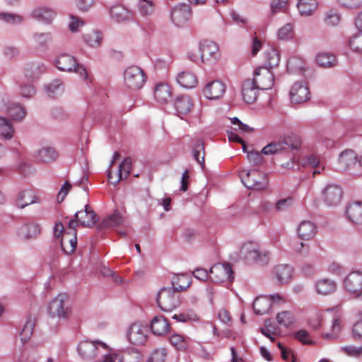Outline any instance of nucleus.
<instances>
[{
  "mask_svg": "<svg viewBox=\"0 0 362 362\" xmlns=\"http://www.w3.org/2000/svg\"><path fill=\"white\" fill-rule=\"evenodd\" d=\"M317 63L322 67H332L337 64L336 57L327 52H322L316 57Z\"/></svg>",
  "mask_w": 362,
  "mask_h": 362,
  "instance_id": "obj_44",
  "label": "nucleus"
},
{
  "mask_svg": "<svg viewBox=\"0 0 362 362\" xmlns=\"http://www.w3.org/2000/svg\"><path fill=\"white\" fill-rule=\"evenodd\" d=\"M58 156L57 152L51 147L43 148L37 151L36 158L44 163H49L56 160Z\"/></svg>",
  "mask_w": 362,
  "mask_h": 362,
  "instance_id": "obj_38",
  "label": "nucleus"
},
{
  "mask_svg": "<svg viewBox=\"0 0 362 362\" xmlns=\"http://www.w3.org/2000/svg\"><path fill=\"white\" fill-rule=\"evenodd\" d=\"M45 70V66L37 62L27 64L24 68V76L28 81L36 80Z\"/></svg>",
  "mask_w": 362,
  "mask_h": 362,
  "instance_id": "obj_24",
  "label": "nucleus"
},
{
  "mask_svg": "<svg viewBox=\"0 0 362 362\" xmlns=\"http://www.w3.org/2000/svg\"><path fill=\"white\" fill-rule=\"evenodd\" d=\"M265 64L270 69L277 66L280 61V55L276 49L269 47L264 52Z\"/></svg>",
  "mask_w": 362,
  "mask_h": 362,
  "instance_id": "obj_39",
  "label": "nucleus"
},
{
  "mask_svg": "<svg viewBox=\"0 0 362 362\" xmlns=\"http://www.w3.org/2000/svg\"><path fill=\"white\" fill-rule=\"evenodd\" d=\"M353 337L356 340H362V320L356 322L352 328Z\"/></svg>",
  "mask_w": 362,
  "mask_h": 362,
  "instance_id": "obj_56",
  "label": "nucleus"
},
{
  "mask_svg": "<svg viewBox=\"0 0 362 362\" xmlns=\"http://www.w3.org/2000/svg\"><path fill=\"white\" fill-rule=\"evenodd\" d=\"M204 155V142L202 139H199L193 148V156L203 170L205 168Z\"/></svg>",
  "mask_w": 362,
  "mask_h": 362,
  "instance_id": "obj_42",
  "label": "nucleus"
},
{
  "mask_svg": "<svg viewBox=\"0 0 362 362\" xmlns=\"http://www.w3.org/2000/svg\"><path fill=\"white\" fill-rule=\"evenodd\" d=\"M309 334L305 329H301L295 334V337L304 344H313L314 342L308 339Z\"/></svg>",
  "mask_w": 362,
  "mask_h": 362,
  "instance_id": "obj_55",
  "label": "nucleus"
},
{
  "mask_svg": "<svg viewBox=\"0 0 362 362\" xmlns=\"http://www.w3.org/2000/svg\"><path fill=\"white\" fill-rule=\"evenodd\" d=\"M148 328L139 323H134L129 330L128 338L134 345L144 344L147 338Z\"/></svg>",
  "mask_w": 362,
  "mask_h": 362,
  "instance_id": "obj_11",
  "label": "nucleus"
},
{
  "mask_svg": "<svg viewBox=\"0 0 362 362\" xmlns=\"http://www.w3.org/2000/svg\"><path fill=\"white\" fill-rule=\"evenodd\" d=\"M177 82L184 88H192L197 83L196 76L189 71L181 72L177 78Z\"/></svg>",
  "mask_w": 362,
  "mask_h": 362,
  "instance_id": "obj_37",
  "label": "nucleus"
},
{
  "mask_svg": "<svg viewBox=\"0 0 362 362\" xmlns=\"http://www.w3.org/2000/svg\"><path fill=\"white\" fill-rule=\"evenodd\" d=\"M241 179L244 185L248 189H263L267 186V175L256 169L241 171Z\"/></svg>",
  "mask_w": 362,
  "mask_h": 362,
  "instance_id": "obj_3",
  "label": "nucleus"
},
{
  "mask_svg": "<svg viewBox=\"0 0 362 362\" xmlns=\"http://www.w3.org/2000/svg\"><path fill=\"white\" fill-rule=\"evenodd\" d=\"M0 19L8 23L18 24L22 22L23 17L16 13L1 12Z\"/></svg>",
  "mask_w": 362,
  "mask_h": 362,
  "instance_id": "obj_49",
  "label": "nucleus"
},
{
  "mask_svg": "<svg viewBox=\"0 0 362 362\" xmlns=\"http://www.w3.org/2000/svg\"><path fill=\"white\" fill-rule=\"evenodd\" d=\"M209 278L216 284H221L226 281L232 282L234 276L231 264L228 262H225L222 264L214 265L210 269Z\"/></svg>",
  "mask_w": 362,
  "mask_h": 362,
  "instance_id": "obj_7",
  "label": "nucleus"
},
{
  "mask_svg": "<svg viewBox=\"0 0 362 362\" xmlns=\"http://www.w3.org/2000/svg\"><path fill=\"white\" fill-rule=\"evenodd\" d=\"M254 75L255 78L251 80L259 89L267 90L272 87L274 78L269 69L259 66L255 69Z\"/></svg>",
  "mask_w": 362,
  "mask_h": 362,
  "instance_id": "obj_10",
  "label": "nucleus"
},
{
  "mask_svg": "<svg viewBox=\"0 0 362 362\" xmlns=\"http://www.w3.org/2000/svg\"><path fill=\"white\" fill-rule=\"evenodd\" d=\"M316 291L322 295H329L334 293L337 289V284L334 281L325 278L316 282Z\"/></svg>",
  "mask_w": 362,
  "mask_h": 362,
  "instance_id": "obj_30",
  "label": "nucleus"
},
{
  "mask_svg": "<svg viewBox=\"0 0 362 362\" xmlns=\"http://www.w3.org/2000/svg\"><path fill=\"white\" fill-rule=\"evenodd\" d=\"M258 87L250 78L245 80L243 84L242 94L247 103H252L257 97Z\"/></svg>",
  "mask_w": 362,
  "mask_h": 362,
  "instance_id": "obj_20",
  "label": "nucleus"
},
{
  "mask_svg": "<svg viewBox=\"0 0 362 362\" xmlns=\"http://www.w3.org/2000/svg\"><path fill=\"white\" fill-rule=\"evenodd\" d=\"M76 59L69 54H61L56 61L57 67L63 71H71L76 69Z\"/></svg>",
  "mask_w": 362,
  "mask_h": 362,
  "instance_id": "obj_29",
  "label": "nucleus"
},
{
  "mask_svg": "<svg viewBox=\"0 0 362 362\" xmlns=\"http://www.w3.org/2000/svg\"><path fill=\"white\" fill-rule=\"evenodd\" d=\"M47 40L45 34L35 35L34 43L36 48L46 47Z\"/></svg>",
  "mask_w": 362,
  "mask_h": 362,
  "instance_id": "obj_61",
  "label": "nucleus"
},
{
  "mask_svg": "<svg viewBox=\"0 0 362 362\" xmlns=\"http://www.w3.org/2000/svg\"><path fill=\"white\" fill-rule=\"evenodd\" d=\"M35 318L28 317L25 324L20 332L21 341L23 344L26 343L31 337L35 326Z\"/></svg>",
  "mask_w": 362,
  "mask_h": 362,
  "instance_id": "obj_40",
  "label": "nucleus"
},
{
  "mask_svg": "<svg viewBox=\"0 0 362 362\" xmlns=\"http://www.w3.org/2000/svg\"><path fill=\"white\" fill-rule=\"evenodd\" d=\"M346 215L354 224H362V202L350 204L346 208Z\"/></svg>",
  "mask_w": 362,
  "mask_h": 362,
  "instance_id": "obj_26",
  "label": "nucleus"
},
{
  "mask_svg": "<svg viewBox=\"0 0 362 362\" xmlns=\"http://www.w3.org/2000/svg\"><path fill=\"white\" fill-rule=\"evenodd\" d=\"M342 6L354 9L362 6V0H338Z\"/></svg>",
  "mask_w": 362,
  "mask_h": 362,
  "instance_id": "obj_57",
  "label": "nucleus"
},
{
  "mask_svg": "<svg viewBox=\"0 0 362 362\" xmlns=\"http://www.w3.org/2000/svg\"><path fill=\"white\" fill-rule=\"evenodd\" d=\"M317 3L315 0H299L298 8L301 15L310 16L317 8Z\"/></svg>",
  "mask_w": 362,
  "mask_h": 362,
  "instance_id": "obj_41",
  "label": "nucleus"
},
{
  "mask_svg": "<svg viewBox=\"0 0 362 362\" xmlns=\"http://www.w3.org/2000/svg\"><path fill=\"white\" fill-rule=\"evenodd\" d=\"M107 349L108 346L99 340L81 341L78 346V352L80 356L84 359H92L98 355L99 348Z\"/></svg>",
  "mask_w": 362,
  "mask_h": 362,
  "instance_id": "obj_8",
  "label": "nucleus"
},
{
  "mask_svg": "<svg viewBox=\"0 0 362 362\" xmlns=\"http://www.w3.org/2000/svg\"><path fill=\"white\" fill-rule=\"evenodd\" d=\"M151 329L155 335L162 336L170 332V325L164 316H156L151 320Z\"/></svg>",
  "mask_w": 362,
  "mask_h": 362,
  "instance_id": "obj_17",
  "label": "nucleus"
},
{
  "mask_svg": "<svg viewBox=\"0 0 362 362\" xmlns=\"http://www.w3.org/2000/svg\"><path fill=\"white\" fill-rule=\"evenodd\" d=\"M317 233L316 226L311 221H302L298 228V234L300 239L310 240Z\"/></svg>",
  "mask_w": 362,
  "mask_h": 362,
  "instance_id": "obj_27",
  "label": "nucleus"
},
{
  "mask_svg": "<svg viewBox=\"0 0 362 362\" xmlns=\"http://www.w3.org/2000/svg\"><path fill=\"white\" fill-rule=\"evenodd\" d=\"M166 350L165 349H156L147 362H165Z\"/></svg>",
  "mask_w": 362,
  "mask_h": 362,
  "instance_id": "obj_52",
  "label": "nucleus"
},
{
  "mask_svg": "<svg viewBox=\"0 0 362 362\" xmlns=\"http://www.w3.org/2000/svg\"><path fill=\"white\" fill-rule=\"evenodd\" d=\"M261 154H263L261 151L259 152L257 151L252 150L247 152V156L248 160L253 163L254 165H259L264 161V158Z\"/></svg>",
  "mask_w": 362,
  "mask_h": 362,
  "instance_id": "obj_53",
  "label": "nucleus"
},
{
  "mask_svg": "<svg viewBox=\"0 0 362 362\" xmlns=\"http://www.w3.org/2000/svg\"><path fill=\"white\" fill-rule=\"evenodd\" d=\"M71 188V185L69 182L66 181L64 185H62L59 192L57 195V201L59 203L62 202L64 197L66 196L68 192L70 191Z\"/></svg>",
  "mask_w": 362,
  "mask_h": 362,
  "instance_id": "obj_58",
  "label": "nucleus"
},
{
  "mask_svg": "<svg viewBox=\"0 0 362 362\" xmlns=\"http://www.w3.org/2000/svg\"><path fill=\"white\" fill-rule=\"evenodd\" d=\"M94 3L95 0H76V4L81 11H87Z\"/></svg>",
  "mask_w": 362,
  "mask_h": 362,
  "instance_id": "obj_59",
  "label": "nucleus"
},
{
  "mask_svg": "<svg viewBox=\"0 0 362 362\" xmlns=\"http://www.w3.org/2000/svg\"><path fill=\"white\" fill-rule=\"evenodd\" d=\"M343 195L341 188L337 185H329L323 191V199L328 206L338 204Z\"/></svg>",
  "mask_w": 362,
  "mask_h": 362,
  "instance_id": "obj_14",
  "label": "nucleus"
},
{
  "mask_svg": "<svg viewBox=\"0 0 362 362\" xmlns=\"http://www.w3.org/2000/svg\"><path fill=\"white\" fill-rule=\"evenodd\" d=\"M15 133L14 128L8 119L0 117V134L6 139H11Z\"/></svg>",
  "mask_w": 362,
  "mask_h": 362,
  "instance_id": "obj_43",
  "label": "nucleus"
},
{
  "mask_svg": "<svg viewBox=\"0 0 362 362\" xmlns=\"http://www.w3.org/2000/svg\"><path fill=\"white\" fill-rule=\"evenodd\" d=\"M198 52L204 62L209 61L212 59H216L218 56V47L216 43L211 41H204L200 44Z\"/></svg>",
  "mask_w": 362,
  "mask_h": 362,
  "instance_id": "obj_16",
  "label": "nucleus"
},
{
  "mask_svg": "<svg viewBox=\"0 0 362 362\" xmlns=\"http://www.w3.org/2000/svg\"><path fill=\"white\" fill-rule=\"evenodd\" d=\"M341 169L348 171L351 175L358 177L360 171L357 170L358 158L356 153L351 149H346L341 153L339 158Z\"/></svg>",
  "mask_w": 362,
  "mask_h": 362,
  "instance_id": "obj_9",
  "label": "nucleus"
},
{
  "mask_svg": "<svg viewBox=\"0 0 362 362\" xmlns=\"http://www.w3.org/2000/svg\"><path fill=\"white\" fill-rule=\"evenodd\" d=\"M172 289L174 291H185L191 284L190 279L185 274H180L175 276L172 281Z\"/></svg>",
  "mask_w": 362,
  "mask_h": 362,
  "instance_id": "obj_34",
  "label": "nucleus"
},
{
  "mask_svg": "<svg viewBox=\"0 0 362 362\" xmlns=\"http://www.w3.org/2000/svg\"><path fill=\"white\" fill-rule=\"evenodd\" d=\"M124 222V218L118 210H115L111 215L107 216L98 226V230L122 226Z\"/></svg>",
  "mask_w": 362,
  "mask_h": 362,
  "instance_id": "obj_21",
  "label": "nucleus"
},
{
  "mask_svg": "<svg viewBox=\"0 0 362 362\" xmlns=\"http://www.w3.org/2000/svg\"><path fill=\"white\" fill-rule=\"evenodd\" d=\"M154 96L160 104H166L172 98L170 86L166 83L158 84L155 88Z\"/></svg>",
  "mask_w": 362,
  "mask_h": 362,
  "instance_id": "obj_28",
  "label": "nucleus"
},
{
  "mask_svg": "<svg viewBox=\"0 0 362 362\" xmlns=\"http://www.w3.org/2000/svg\"><path fill=\"white\" fill-rule=\"evenodd\" d=\"M350 47L356 52L362 53V31L354 35L349 42Z\"/></svg>",
  "mask_w": 362,
  "mask_h": 362,
  "instance_id": "obj_51",
  "label": "nucleus"
},
{
  "mask_svg": "<svg viewBox=\"0 0 362 362\" xmlns=\"http://www.w3.org/2000/svg\"><path fill=\"white\" fill-rule=\"evenodd\" d=\"M225 89V85L221 81H213L206 84L204 94L208 99H218L223 95Z\"/></svg>",
  "mask_w": 362,
  "mask_h": 362,
  "instance_id": "obj_18",
  "label": "nucleus"
},
{
  "mask_svg": "<svg viewBox=\"0 0 362 362\" xmlns=\"http://www.w3.org/2000/svg\"><path fill=\"white\" fill-rule=\"evenodd\" d=\"M288 0H273L271 4V8L273 13L281 11L284 8Z\"/></svg>",
  "mask_w": 362,
  "mask_h": 362,
  "instance_id": "obj_62",
  "label": "nucleus"
},
{
  "mask_svg": "<svg viewBox=\"0 0 362 362\" xmlns=\"http://www.w3.org/2000/svg\"><path fill=\"white\" fill-rule=\"evenodd\" d=\"M98 221L97 214L89 204H86L84 211H81L79 224L83 227L93 228Z\"/></svg>",
  "mask_w": 362,
  "mask_h": 362,
  "instance_id": "obj_19",
  "label": "nucleus"
},
{
  "mask_svg": "<svg viewBox=\"0 0 362 362\" xmlns=\"http://www.w3.org/2000/svg\"><path fill=\"white\" fill-rule=\"evenodd\" d=\"M54 15L55 13L52 9L45 7L35 8L31 13L34 18L47 23H50L53 21Z\"/></svg>",
  "mask_w": 362,
  "mask_h": 362,
  "instance_id": "obj_31",
  "label": "nucleus"
},
{
  "mask_svg": "<svg viewBox=\"0 0 362 362\" xmlns=\"http://www.w3.org/2000/svg\"><path fill=\"white\" fill-rule=\"evenodd\" d=\"M66 299L67 296L65 294L60 293L52 300L47 308L49 315L52 317H57L59 319L69 318L71 310L65 304Z\"/></svg>",
  "mask_w": 362,
  "mask_h": 362,
  "instance_id": "obj_6",
  "label": "nucleus"
},
{
  "mask_svg": "<svg viewBox=\"0 0 362 362\" xmlns=\"http://www.w3.org/2000/svg\"><path fill=\"white\" fill-rule=\"evenodd\" d=\"M346 289L354 296L362 289V273L354 272L350 273L344 280Z\"/></svg>",
  "mask_w": 362,
  "mask_h": 362,
  "instance_id": "obj_15",
  "label": "nucleus"
},
{
  "mask_svg": "<svg viewBox=\"0 0 362 362\" xmlns=\"http://www.w3.org/2000/svg\"><path fill=\"white\" fill-rule=\"evenodd\" d=\"M146 78L144 71L137 66H129L124 73V84L129 89L134 90L141 89Z\"/></svg>",
  "mask_w": 362,
  "mask_h": 362,
  "instance_id": "obj_4",
  "label": "nucleus"
},
{
  "mask_svg": "<svg viewBox=\"0 0 362 362\" xmlns=\"http://www.w3.org/2000/svg\"><path fill=\"white\" fill-rule=\"evenodd\" d=\"M139 8L141 15L146 16L153 11V5L151 1L141 0L139 3Z\"/></svg>",
  "mask_w": 362,
  "mask_h": 362,
  "instance_id": "obj_50",
  "label": "nucleus"
},
{
  "mask_svg": "<svg viewBox=\"0 0 362 362\" xmlns=\"http://www.w3.org/2000/svg\"><path fill=\"white\" fill-rule=\"evenodd\" d=\"M71 21L69 25V28L71 32H77L78 28L83 25V22L74 16H71Z\"/></svg>",
  "mask_w": 362,
  "mask_h": 362,
  "instance_id": "obj_63",
  "label": "nucleus"
},
{
  "mask_svg": "<svg viewBox=\"0 0 362 362\" xmlns=\"http://www.w3.org/2000/svg\"><path fill=\"white\" fill-rule=\"evenodd\" d=\"M310 91L307 85L303 82L296 83L290 91V97L292 103H302L310 99Z\"/></svg>",
  "mask_w": 362,
  "mask_h": 362,
  "instance_id": "obj_12",
  "label": "nucleus"
},
{
  "mask_svg": "<svg viewBox=\"0 0 362 362\" xmlns=\"http://www.w3.org/2000/svg\"><path fill=\"white\" fill-rule=\"evenodd\" d=\"M278 37L281 40H287L293 37V28L291 25L286 24L278 31Z\"/></svg>",
  "mask_w": 362,
  "mask_h": 362,
  "instance_id": "obj_54",
  "label": "nucleus"
},
{
  "mask_svg": "<svg viewBox=\"0 0 362 362\" xmlns=\"http://www.w3.org/2000/svg\"><path fill=\"white\" fill-rule=\"evenodd\" d=\"M110 12L111 17L117 22H124L132 18V13L121 6H113Z\"/></svg>",
  "mask_w": 362,
  "mask_h": 362,
  "instance_id": "obj_35",
  "label": "nucleus"
},
{
  "mask_svg": "<svg viewBox=\"0 0 362 362\" xmlns=\"http://www.w3.org/2000/svg\"><path fill=\"white\" fill-rule=\"evenodd\" d=\"M84 40L91 47H98L103 39L101 33L97 30H91L83 35Z\"/></svg>",
  "mask_w": 362,
  "mask_h": 362,
  "instance_id": "obj_46",
  "label": "nucleus"
},
{
  "mask_svg": "<svg viewBox=\"0 0 362 362\" xmlns=\"http://www.w3.org/2000/svg\"><path fill=\"white\" fill-rule=\"evenodd\" d=\"M343 351L351 356H358L362 354V346L356 348L354 346H344L342 348Z\"/></svg>",
  "mask_w": 362,
  "mask_h": 362,
  "instance_id": "obj_64",
  "label": "nucleus"
},
{
  "mask_svg": "<svg viewBox=\"0 0 362 362\" xmlns=\"http://www.w3.org/2000/svg\"><path fill=\"white\" fill-rule=\"evenodd\" d=\"M240 254L247 262L252 263L265 264L268 263L269 259L267 252L262 251L259 246L253 242L244 243L240 249Z\"/></svg>",
  "mask_w": 362,
  "mask_h": 362,
  "instance_id": "obj_2",
  "label": "nucleus"
},
{
  "mask_svg": "<svg viewBox=\"0 0 362 362\" xmlns=\"http://www.w3.org/2000/svg\"><path fill=\"white\" fill-rule=\"evenodd\" d=\"M273 305V302L268 296H259L253 302L252 307L257 315H264L269 313Z\"/></svg>",
  "mask_w": 362,
  "mask_h": 362,
  "instance_id": "obj_23",
  "label": "nucleus"
},
{
  "mask_svg": "<svg viewBox=\"0 0 362 362\" xmlns=\"http://www.w3.org/2000/svg\"><path fill=\"white\" fill-rule=\"evenodd\" d=\"M175 107L177 115L182 118L183 115L189 113L193 107L192 99L187 95H180L175 100Z\"/></svg>",
  "mask_w": 362,
  "mask_h": 362,
  "instance_id": "obj_22",
  "label": "nucleus"
},
{
  "mask_svg": "<svg viewBox=\"0 0 362 362\" xmlns=\"http://www.w3.org/2000/svg\"><path fill=\"white\" fill-rule=\"evenodd\" d=\"M40 231L41 228L38 223H28L21 228L20 234L26 240H30L37 238Z\"/></svg>",
  "mask_w": 362,
  "mask_h": 362,
  "instance_id": "obj_36",
  "label": "nucleus"
},
{
  "mask_svg": "<svg viewBox=\"0 0 362 362\" xmlns=\"http://www.w3.org/2000/svg\"><path fill=\"white\" fill-rule=\"evenodd\" d=\"M301 139L296 134L284 137L279 141L271 142L261 152L264 155H276V159L283 168L289 169L294 165V151L300 148Z\"/></svg>",
  "mask_w": 362,
  "mask_h": 362,
  "instance_id": "obj_1",
  "label": "nucleus"
},
{
  "mask_svg": "<svg viewBox=\"0 0 362 362\" xmlns=\"http://www.w3.org/2000/svg\"><path fill=\"white\" fill-rule=\"evenodd\" d=\"M132 170V158L127 157L119 164L118 174L119 175V179L127 178L131 173Z\"/></svg>",
  "mask_w": 362,
  "mask_h": 362,
  "instance_id": "obj_47",
  "label": "nucleus"
},
{
  "mask_svg": "<svg viewBox=\"0 0 362 362\" xmlns=\"http://www.w3.org/2000/svg\"><path fill=\"white\" fill-rule=\"evenodd\" d=\"M62 249L66 254H72L77 245V234L67 235L64 234L60 241Z\"/></svg>",
  "mask_w": 362,
  "mask_h": 362,
  "instance_id": "obj_33",
  "label": "nucleus"
},
{
  "mask_svg": "<svg viewBox=\"0 0 362 362\" xmlns=\"http://www.w3.org/2000/svg\"><path fill=\"white\" fill-rule=\"evenodd\" d=\"M191 16L190 6L186 4H180L174 7L171 12L173 22L177 26L183 25Z\"/></svg>",
  "mask_w": 362,
  "mask_h": 362,
  "instance_id": "obj_13",
  "label": "nucleus"
},
{
  "mask_svg": "<svg viewBox=\"0 0 362 362\" xmlns=\"http://www.w3.org/2000/svg\"><path fill=\"white\" fill-rule=\"evenodd\" d=\"M35 90L32 85L29 84L21 86V94L23 97L31 98L35 95Z\"/></svg>",
  "mask_w": 362,
  "mask_h": 362,
  "instance_id": "obj_60",
  "label": "nucleus"
},
{
  "mask_svg": "<svg viewBox=\"0 0 362 362\" xmlns=\"http://www.w3.org/2000/svg\"><path fill=\"white\" fill-rule=\"evenodd\" d=\"M7 111L9 117H11L12 119L16 121L22 120L26 115V112L24 107L16 104L11 105L8 107Z\"/></svg>",
  "mask_w": 362,
  "mask_h": 362,
  "instance_id": "obj_45",
  "label": "nucleus"
},
{
  "mask_svg": "<svg viewBox=\"0 0 362 362\" xmlns=\"http://www.w3.org/2000/svg\"><path fill=\"white\" fill-rule=\"evenodd\" d=\"M277 322L282 326L288 327L294 322V317L291 313L288 311H283L276 315Z\"/></svg>",
  "mask_w": 362,
  "mask_h": 362,
  "instance_id": "obj_48",
  "label": "nucleus"
},
{
  "mask_svg": "<svg viewBox=\"0 0 362 362\" xmlns=\"http://www.w3.org/2000/svg\"><path fill=\"white\" fill-rule=\"evenodd\" d=\"M39 197L35 194L32 189H26L21 192L16 199V204L23 209L25 206L39 202Z\"/></svg>",
  "mask_w": 362,
  "mask_h": 362,
  "instance_id": "obj_25",
  "label": "nucleus"
},
{
  "mask_svg": "<svg viewBox=\"0 0 362 362\" xmlns=\"http://www.w3.org/2000/svg\"><path fill=\"white\" fill-rule=\"evenodd\" d=\"M293 269L288 264H279L274 269V274L281 284L288 283L292 277Z\"/></svg>",
  "mask_w": 362,
  "mask_h": 362,
  "instance_id": "obj_32",
  "label": "nucleus"
},
{
  "mask_svg": "<svg viewBox=\"0 0 362 362\" xmlns=\"http://www.w3.org/2000/svg\"><path fill=\"white\" fill-rule=\"evenodd\" d=\"M175 293L171 288H162L158 293L156 302L162 310L169 312L180 305L179 296H175Z\"/></svg>",
  "mask_w": 362,
  "mask_h": 362,
  "instance_id": "obj_5",
  "label": "nucleus"
}]
</instances>
